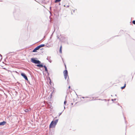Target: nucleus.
Instances as JSON below:
<instances>
[{"label": "nucleus", "mask_w": 135, "mask_h": 135, "mask_svg": "<svg viewBox=\"0 0 135 135\" xmlns=\"http://www.w3.org/2000/svg\"><path fill=\"white\" fill-rule=\"evenodd\" d=\"M14 17H15V18L17 20H18V19L17 18V17L16 16H14Z\"/></svg>", "instance_id": "obj_26"}, {"label": "nucleus", "mask_w": 135, "mask_h": 135, "mask_svg": "<svg viewBox=\"0 0 135 135\" xmlns=\"http://www.w3.org/2000/svg\"><path fill=\"white\" fill-rule=\"evenodd\" d=\"M61 0H55V3L59 2L61 1Z\"/></svg>", "instance_id": "obj_13"}, {"label": "nucleus", "mask_w": 135, "mask_h": 135, "mask_svg": "<svg viewBox=\"0 0 135 135\" xmlns=\"http://www.w3.org/2000/svg\"><path fill=\"white\" fill-rule=\"evenodd\" d=\"M124 120H125V123L126 124H127V122L126 121V117H125L124 116Z\"/></svg>", "instance_id": "obj_20"}, {"label": "nucleus", "mask_w": 135, "mask_h": 135, "mask_svg": "<svg viewBox=\"0 0 135 135\" xmlns=\"http://www.w3.org/2000/svg\"><path fill=\"white\" fill-rule=\"evenodd\" d=\"M64 6V7H69V5H67V6H66L65 5Z\"/></svg>", "instance_id": "obj_24"}, {"label": "nucleus", "mask_w": 135, "mask_h": 135, "mask_svg": "<svg viewBox=\"0 0 135 135\" xmlns=\"http://www.w3.org/2000/svg\"><path fill=\"white\" fill-rule=\"evenodd\" d=\"M51 58V57L50 56V57H47V60L50 62H52V60L50 59V58Z\"/></svg>", "instance_id": "obj_11"}, {"label": "nucleus", "mask_w": 135, "mask_h": 135, "mask_svg": "<svg viewBox=\"0 0 135 135\" xmlns=\"http://www.w3.org/2000/svg\"><path fill=\"white\" fill-rule=\"evenodd\" d=\"M59 52L61 54L62 53V46L61 45L60 47Z\"/></svg>", "instance_id": "obj_12"}, {"label": "nucleus", "mask_w": 135, "mask_h": 135, "mask_svg": "<svg viewBox=\"0 0 135 135\" xmlns=\"http://www.w3.org/2000/svg\"><path fill=\"white\" fill-rule=\"evenodd\" d=\"M54 14L55 15L57 16L59 15L58 11L56 9H54Z\"/></svg>", "instance_id": "obj_8"}, {"label": "nucleus", "mask_w": 135, "mask_h": 135, "mask_svg": "<svg viewBox=\"0 0 135 135\" xmlns=\"http://www.w3.org/2000/svg\"><path fill=\"white\" fill-rule=\"evenodd\" d=\"M60 40L62 42L64 43H66L68 44H69V43L68 42V38L65 37L64 36L61 37L60 38Z\"/></svg>", "instance_id": "obj_5"}, {"label": "nucleus", "mask_w": 135, "mask_h": 135, "mask_svg": "<svg viewBox=\"0 0 135 135\" xmlns=\"http://www.w3.org/2000/svg\"><path fill=\"white\" fill-rule=\"evenodd\" d=\"M3 63H4L3 62Z\"/></svg>", "instance_id": "obj_51"}, {"label": "nucleus", "mask_w": 135, "mask_h": 135, "mask_svg": "<svg viewBox=\"0 0 135 135\" xmlns=\"http://www.w3.org/2000/svg\"><path fill=\"white\" fill-rule=\"evenodd\" d=\"M65 69L64 71L63 72L64 75V78L66 80V79L67 77L68 76V79H67L68 83H69L68 80H69V76L68 75V71L66 69V65L64 64Z\"/></svg>", "instance_id": "obj_2"}, {"label": "nucleus", "mask_w": 135, "mask_h": 135, "mask_svg": "<svg viewBox=\"0 0 135 135\" xmlns=\"http://www.w3.org/2000/svg\"><path fill=\"white\" fill-rule=\"evenodd\" d=\"M4 64H5V65H7L6 64V63H4Z\"/></svg>", "instance_id": "obj_49"}, {"label": "nucleus", "mask_w": 135, "mask_h": 135, "mask_svg": "<svg viewBox=\"0 0 135 135\" xmlns=\"http://www.w3.org/2000/svg\"><path fill=\"white\" fill-rule=\"evenodd\" d=\"M71 14H73V13L72 12H71Z\"/></svg>", "instance_id": "obj_50"}, {"label": "nucleus", "mask_w": 135, "mask_h": 135, "mask_svg": "<svg viewBox=\"0 0 135 135\" xmlns=\"http://www.w3.org/2000/svg\"><path fill=\"white\" fill-rule=\"evenodd\" d=\"M59 5H60V3H59Z\"/></svg>", "instance_id": "obj_47"}, {"label": "nucleus", "mask_w": 135, "mask_h": 135, "mask_svg": "<svg viewBox=\"0 0 135 135\" xmlns=\"http://www.w3.org/2000/svg\"><path fill=\"white\" fill-rule=\"evenodd\" d=\"M41 65L42 66H40L39 67V68H43L44 67L45 69V71L46 72H47L48 71L47 67L45 65H43V64L41 63Z\"/></svg>", "instance_id": "obj_7"}, {"label": "nucleus", "mask_w": 135, "mask_h": 135, "mask_svg": "<svg viewBox=\"0 0 135 135\" xmlns=\"http://www.w3.org/2000/svg\"><path fill=\"white\" fill-rule=\"evenodd\" d=\"M74 100V99H73V100Z\"/></svg>", "instance_id": "obj_54"}, {"label": "nucleus", "mask_w": 135, "mask_h": 135, "mask_svg": "<svg viewBox=\"0 0 135 135\" xmlns=\"http://www.w3.org/2000/svg\"><path fill=\"white\" fill-rule=\"evenodd\" d=\"M58 119H56L55 121H52L49 125V128H52L55 127L58 122Z\"/></svg>", "instance_id": "obj_3"}, {"label": "nucleus", "mask_w": 135, "mask_h": 135, "mask_svg": "<svg viewBox=\"0 0 135 135\" xmlns=\"http://www.w3.org/2000/svg\"><path fill=\"white\" fill-rule=\"evenodd\" d=\"M124 120H125V123L126 124H127V122L126 121V117H125L124 116Z\"/></svg>", "instance_id": "obj_19"}, {"label": "nucleus", "mask_w": 135, "mask_h": 135, "mask_svg": "<svg viewBox=\"0 0 135 135\" xmlns=\"http://www.w3.org/2000/svg\"><path fill=\"white\" fill-rule=\"evenodd\" d=\"M93 100V99H91V100H88V101H92V100Z\"/></svg>", "instance_id": "obj_32"}, {"label": "nucleus", "mask_w": 135, "mask_h": 135, "mask_svg": "<svg viewBox=\"0 0 135 135\" xmlns=\"http://www.w3.org/2000/svg\"><path fill=\"white\" fill-rule=\"evenodd\" d=\"M70 88H71L70 86H69L68 88H69V89H70Z\"/></svg>", "instance_id": "obj_31"}, {"label": "nucleus", "mask_w": 135, "mask_h": 135, "mask_svg": "<svg viewBox=\"0 0 135 135\" xmlns=\"http://www.w3.org/2000/svg\"><path fill=\"white\" fill-rule=\"evenodd\" d=\"M82 98L83 99H84L85 98H88V97H82Z\"/></svg>", "instance_id": "obj_30"}, {"label": "nucleus", "mask_w": 135, "mask_h": 135, "mask_svg": "<svg viewBox=\"0 0 135 135\" xmlns=\"http://www.w3.org/2000/svg\"><path fill=\"white\" fill-rule=\"evenodd\" d=\"M125 87H124V86H123L122 87H121V88L122 89H124Z\"/></svg>", "instance_id": "obj_23"}, {"label": "nucleus", "mask_w": 135, "mask_h": 135, "mask_svg": "<svg viewBox=\"0 0 135 135\" xmlns=\"http://www.w3.org/2000/svg\"><path fill=\"white\" fill-rule=\"evenodd\" d=\"M127 127V125H126V129Z\"/></svg>", "instance_id": "obj_43"}, {"label": "nucleus", "mask_w": 135, "mask_h": 135, "mask_svg": "<svg viewBox=\"0 0 135 135\" xmlns=\"http://www.w3.org/2000/svg\"><path fill=\"white\" fill-rule=\"evenodd\" d=\"M29 111V110L28 109H26L25 110V112H27Z\"/></svg>", "instance_id": "obj_15"}, {"label": "nucleus", "mask_w": 135, "mask_h": 135, "mask_svg": "<svg viewBox=\"0 0 135 135\" xmlns=\"http://www.w3.org/2000/svg\"><path fill=\"white\" fill-rule=\"evenodd\" d=\"M2 69H5L7 70V69H6V68H2Z\"/></svg>", "instance_id": "obj_28"}, {"label": "nucleus", "mask_w": 135, "mask_h": 135, "mask_svg": "<svg viewBox=\"0 0 135 135\" xmlns=\"http://www.w3.org/2000/svg\"><path fill=\"white\" fill-rule=\"evenodd\" d=\"M78 102H76V103H75V104H76V103H77Z\"/></svg>", "instance_id": "obj_48"}, {"label": "nucleus", "mask_w": 135, "mask_h": 135, "mask_svg": "<svg viewBox=\"0 0 135 135\" xmlns=\"http://www.w3.org/2000/svg\"><path fill=\"white\" fill-rule=\"evenodd\" d=\"M7 57H6V59H7Z\"/></svg>", "instance_id": "obj_52"}, {"label": "nucleus", "mask_w": 135, "mask_h": 135, "mask_svg": "<svg viewBox=\"0 0 135 135\" xmlns=\"http://www.w3.org/2000/svg\"><path fill=\"white\" fill-rule=\"evenodd\" d=\"M6 59H5V60H4V61H5V62H6Z\"/></svg>", "instance_id": "obj_41"}, {"label": "nucleus", "mask_w": 135, "mask_h": 135, "mask_svg": "<svg viewBox=\"0 0 135 135\" xmlns=\"http://www.w3.org/2000/svg\"><path fill=\"white\" fill-rule=\"evenodd\" d=\"M63 111L62 112H61V113H59V116L61 115Z\"/></svg>", "instance_id": "obj_22"}, {"label": "nucleus", "mask_w": 135, "mask_h": 135, "mask_svg": "<svg viewBox=\"0 0 135 135\" xmlns=\"http://www.w3.org/2000/svg\"><path fill=\"white\" fill-rule=\"evenodd\" d=\"M126 82H125V84H124V87H126Z\"/></svg>", "instance_id": "obj_29"}, {"label": "nucleus", "mask_w": 135, "mask_h": 135, "mask_svg": "<svg viewBox=\"0 0 135 135\" xmlns=\"http://www.w3.org/2000/svg\"><path fill=\"white\" fill-rule=\"evenodd\" d=\"M115 96H117V95H116V94H115Z\"/></svg>", "instance_id": "obj_45"}, {"label": "nucleus", "mask_w": 135, "mask_h": 135, "mask_svg": "<svg viewBox=\"0 0 135 135\" xmlns=\"http://www.w3.org/2000/svg\"><path fill=\"white\" fill-rule=\"evenodd\" d=\"M123 114L124 115V113H123Z\"/></svg>", "instance_id": "obj_56"}, {"label": "nucleus", "mask_w": 135, "mask_h": 135, "mask_svg": "<svg viewBox=\"0 0 135 135\" xmlns=\"http://www.w3.org/2000/svg\"><path fill=\"white\" fill-rule=\"evenodd\" d=\"M21 75L25 79V80H27V77L26 75L24 73H21Z\"/></svg>", "instance_id": "obj_6"}, {"label": "nucleus", "mask_w": 135, "mask_h": 135, "mask_svg": "<svg viewBox=\"0 0 135 135\" xmlns=\"http://www.w3.org/2000/svg\"><path fill=\"white\" fill-rule=\"evenodd\" d=\"M37 59V58L36 57L32 58L31 59V61L33 63L37 64V65H36L39 67V66H42L41 65V63L40 61Z\"/></svg>", "instance_id": "obj_1"}, {"label": "nucleus", "mask_w": 135, "mask_h": 135, "mask_svg": "<svg viewBox=\"0 0 135 135\" xmlns=\"http://www.w3.org/2000/svg\"><path fill=\"white\" fill-rule=\"evenodd\" d=\"M116 100V98H115L114 99H112L111 100L113 102H114V101H115Z\"/></svg>", "instance_id": "obj_17"}, {"label": "nucleus", "mask_w": 135, "mask_h": 135, "mask_svg": "<svg viewBox=\"0 0 135 135\" xmlns=\"http://www.w3.org/2000/svg\"><path fill=\"white\" fill-rule=\"evenodd\" d=\"M50 95H51V96H52V93H51V94Z\"/></svg>", "instance_id": "obj_37"}, {"label": "nucleus", "mask_w": 135, "mask_h": 135, "mask_svg": "<svg viewBox=\"0 0 135 135\" xmlns=\"http://www.w3.org/2000/svg\"><path fill=\"white\" fill-rule=\"evenodd\" d=\"M6 123V121H3L2 122H0V126H3L5 125Z\"/></svg>", "instance_id": "obj_9"}, {"label": "nucleus", "mask_w": 135, "mask_h": 135, "mask_svg": "<svg viewBox=\"0 0 135 135\" xmlns=\"http://www.w3.org/2000/svg\"><path fill=\"white\" fill-rule=\"evenodd\" d=\"M50 10H51V7H50Z\"/></svg>", "instance_id": "obj_38"}, {"label": "nucleus", "mask_w": 135, "mask_h": 135, "mask_svg": "<svg viewBox=\"0 0 135 135\" xmlns=\"http://www.w3.org/2000/svg\"><path fill=\"white\" fill-rule=\"evenodd\" d=\"M118 36V35H117V36H114V37H116V36Z\"/></svg>", "instance_id": "obj_36"}, {"label": "nucleus", "mask_w": 135, "mask_h": 135, "mask_svg": "<svg viewBox=\"0 0 135 135\" xmlns=\"http://www.w3.org/2000/svg\"><path fill=\"white\" fill-rule=\"evenodd\" d=\"M120 106V107H122H122L121 106Z\"/></svg>", "instance_id": "obj_53"}, {"label": "nucleus", "mask_w": 135, "mask_h": 135, "mask_svg": "<svg viewBox=\"0 0 135 135\" xmlns=\"http://www.w3.org/2000/svg\"><path fill=\"white\" fill-rule=\"evenodd\" d=\"M75 11V10H73V12H74Z\"/></svg>", "instance_id": "obj_40"}, {"label": "nucleus", "mask_w": 135, "mask_h": 135, "mask_svg": "<svg viewBox=\"0 0 135 135\" xmlns=\"http://www.w3.org/2000/svg\"><path fill=\"white\" fill-rule=\"evenodd\" d=\"M95 100H101L104 101L105 102L107 101H109V99L107 100V99H95Z\"/></svg>", "instance_id": "obj_10"}, {"label": "nucleus", "mask_w": 135, "mask_h": 135, "mask_svg": "<svg viewBox=\"0 0 135 135\" xmlns=\"http://www.w3.org/2000/svg\"><path fill=\"white\" fill-rule=\"evenodd\" d=\"M57 118V117H56L55 118Z\"/></svg>", "instance_id": "obj_46"}, {"label": "nucleus", "mask_w": 135, "mask_h": 135, "mask_svg": "<svg viewBox=\"0 0 135 135\" xmlns=\"http://www.w3.org/2000/svg\"><path fill=\"white\" fill-rule=\"evenodd\" d=\"M43 49V48H42L41 49H40V50H42Z\"/></svg>", "instance_id": "obj_44"}, {"label": "nucleus", "mask_w": 135, "mask_h": 135, "mask_svg": "<svg viewBox=\"0 0 135 135\" xmlns=\"http://www.w3.org/2000/svg\"><path fill=\"white\" fill-rule=\"evenodd\" d=\"M26 80L27 81V82L28 83H29L30 85H31V84H30V82L29 81H28V79H27V80Z\"/></svg>", "instance_id": "obj_18"}, {"label": "nucleus", "mask_w": 135, "mask_h": 135, "mask_svg": "<svg viewBox=\"0 0 135 135\" xmlns=\"http://www.w3.org/2000/svg\"><path fill=\"white\" fill-rule=\"evenodd\" d=\"M132 23L134 24H135V20H133L132 21Z\"/></svg>", "instance_id": "obj_25"}, {"label": "nucleus", "mask_w": 135, "mask_h": 135, "mask_svg": "<svg viewBox=\"0 0 135 135\" xmlns=\"http://www.w3.org/2000/svg\"><path fill=\"white\" fill-rule=\"evenodd\" d=\"M117 105H118L120 106V104H119L118 103L117 104Z\"/></svg>", "instance_id": "obj_33"}, {"label": "nucleus", "mask_w": 135, "mask_h": 135, "mask_svg": "<svg viewBox=\"0 0 135 135\" xmlns=\"http://www.w3.org/2000/svg\"><path fill=\"white\" fill-rule=\"evenodd\" d=\"M66 103H67V101H66V99L64 101V105H66Z\"/></svg>", "instance_id": "obj_14"}, {"label": "nucleus", "mask_w": 135, "mask_h": 135, "mask_svg": "<svg viewBox=\"0 0 135 135\" xmlns=\"http://www.w3.org/2000/svg\"><path fill=\"white\" fill-rule=\"evenodd\" d=\"M111 96H112V95H111Z\"/></svg>", "instance_id": "obj_55"}, {"label": "nucleus", "mask_w": 135, "mask_h": 135, "mask_svg": "<svg viewBox=\"0 0 135 135\" xmlns=\"http://www.w3.org/2000/svg\"><path fill=\"white\" fill-rule=\"evenodd\" d=\"M1 67H3V66H2V65H1Z\"/></svg>", "instance_id": "obj_42"}, {"label": "nucleus", "mask_w": 135, "mask_h": 135, "mask_svg": "<svg viewBox=\"0 0 135 135\" xmlns=\"http://www.w3.org/2000/svg\"><path fill=\"white\" fill-rule=\"evenodd\" d=\"M45 46L44 44H41L37 46L32 51V52H35L37 51V50H38L41 47H44Z\"/></svg>", "instance_id": "obj_4"}, {"label": "nucleus", "mask_w": 135, "mask_h": 135, "mask_svg": "<svg viewBox=\"0 0 135 135\" xmlns=\"http://www.w3.org/2000/svg\"><path fill=\"white\" fill-rule=\"evenodd\" d=\"M0 56L1 57V59L0 60V62H1L2 59V56L1 54H0Z\"/></svg>", "instance_id": "obj_21"}, {"label": "nucleus", "mask_w": 135, "mask_h": 135, "mask_svg": "<svg viewBox=\"0 0 135 135\" xmlns=\"http://www.w3.org/2000/svg\"><path fill=\"white\" fill-rule=\"evenodd\" d=\"M46 72L47 74V75L49 76V73L48 72V71H47V72Z\"/></svg>", "instance_id": "obj_27"}, {"label": "nucleus", "mask_w": 135, "mask_h": 135, "mask_svg": "<svg viewBox=\"0 0 135 135\" xmlns=\"http://www.w3.org/2000/svg\"><path fill=\"white\" fill-rule=\"evenodd\" d=\"M64 109H65V106H64Z\"/></svg>", "instance_id": "obj_39"}, {"label": "nucleus", "mask_w": 135, "mask_h": 135, "mask_svg": "<svg viewBox=\"0 0 135 135\" xmlns=\"http://www.w3.org/2000/svg\"><path fill=\"white\" fill-rule=\"evenodd\" d=\"M109 105V102H108V103H107V106H108Z\"/></svg>", "instance_id": "obj_35"}, {"label": "nucleus", "mask_w": 135, "mask_h": 135, "mask_svg": "<svg viewBox=\"0 0 135 135\" xmlns=\"http://www.w3.org/2000/svg\"><path fill=\"white\" fill-rule=\"evenodd\" d=\"M73 105V103H71V105Z\"/></svg>", "instance_id": "obj_34"}, {"label": "nucleus", "mask_w": 135, "mask_h": 135, "mask_svg": "<svg viewBox=\"0 0 135 135\" xmlns=\"http://www.w3.org/2000/svg\"><path fill=\"white\" fill-rule=\"evenodd\" d=\"M49 80H50V82H49L50 84L51 85V79L50 77H49Z\"/></svg>", "instance_id": "obj_16"}]
</instances>
